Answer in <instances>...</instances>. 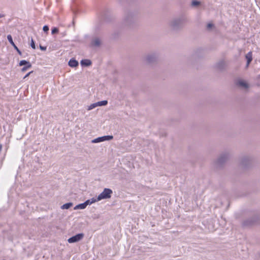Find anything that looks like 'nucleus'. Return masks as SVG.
I'll list each match as a JSON object with an SVG mask.
<instances>
[{"label": "nucleus", "mask_w": 260, "mask_h": 260, "mask_svg": "<svg viewBox=\"0 0 260 260\" xmlns=\"http://www.w3.org/2000/svg\"><path fill=\"white\" fill-rule=\"evenodd\" d=\"M112 191L109 188H105L103 191L100 193L95 201H99L103 199H109L111 197Z\"/></svg>", "instance_id": "1"}, {"label": "nucleus", "mask_w": 260, "mask_h": 260, "mask_svg": "<svg viewBox=\"0 0 260 260\" xmlns=\"http://www.w3.org/2000/svg\"><path fill=\"white\" fill-rule=\"evenodd\" d=\"M19 65L20 66H24L25 65L24 67H23L22 69H21V72H25V71H26L28 69H30V68H31V64L28 62V61H27L26 60H21L19 63Z\"/></svg>", "instance_id": "2"}, {"label": "nucleus", "mask_w": 260, "mask_h": 260, "mask_svg": "<svg viewBox=\"0 0 260 260\" xmlns=\"http://www.w3.org/2000/svg\"><path fill=\"white\" fill-rule=\"evenodd\" d=\"M83 234H78L69 238L68 241L70 243H74L80 241L83 238Z\"/></svg>", "instance_id": "3"}, {"label": "nucleus", "mask_w": 260, "mask_h": 260, "mask_svg": "<svg viewBox=\"0 0 260 260\" xmlns=\"http://www.w3.org/2000/svg\"><path fill=\"white\" fill-rule=\"evenodd\" d=\"M113 137L112 136H105L101 137H99L92 141L93 143H99L106 140H111L113 139Z\"/></svg>", "instance_id": "4"}, {"label": "nucleus", "mask_w": 260, "mask_h": 260, "mask_svg": "<svg viewBox=\"0 0 260 260\" xmlns=\"http://www.w3.org/2000/svg\"><path fill=\"white\" fill-rule=\"evenodd\" d=\"M237 84L241 87L247 88L248 87L247 83L243 80H239L237 82Z\"/></svg>", "instance_id": "5"}, {"label": "nucleus", "mask_w": 260, "mask_h": 260, "mask_svg": "<svg viewBox=\"0 0 260 260\" xmlns=\"http://www.w3.org/2000/svg\"><path fill=\"white\" fill-rule=\"evenodd\" d=\"M69 65L71 67H76L78 66V62L74 59H71L69 61Z\"/></svg>", "instance_id": "6"}, {"label": "nucleus", "mask_w": 260, "mask_h": 260, "mask_svg": "<svg viewBox=\"0 0 260 260\" xmlns=\"http://www.w3.org/2000/svg\"><path fill=\"white\" fill-rule=\"evenodd\" d=\"M89 204V201L87 200L84 203L80 204L77 205L76 207L78 208L83 209H85Z\"/></svg>", "instance_id": "7"}, {"label": "nucleus", "mask_w": 260, "mask_h": 260, "mask_svg": "<svg viewBox=\"0 0 260 260\" xmlns=\"http://www.w3.org/2000/svg\"><path fill=\"white\" fill-rule=\"evenodd\" d=\"M246 58L247 60V66H248L252 59V52H248L246 55Z\"/></svg>", "instance_id": "8"}, {"label": "nucleus", "mask_w": 260, "mask_h": 260, "mask_svg": "<svg viewBox=\"0 0 260 260\" xmlns=\"http://www.w3.org/2000/svg\"><path fill=\"white\" fill-rule=\"evenodd\" d=\"M81 63L82 65H84L85 66H88L91 64V62L89 59H84L81 61Z\"/></svg>", "instance_id": "9"}, {"label": "nucleus", "mask_w": 260, "mask_h": 260, "mask_svg": "<svg viewBox=\"0 0 260 260\" xmlns=\"http://www.w3.org/2000/svg\"><path fill=\"white\" fill-rule=\"evenodd\" d=\"M107 101H102L101 102H97L98 106H105L107 104Z\"/></svg>", "instance_id": "10"}, {"label": "nucleus", "mask_w": 260, "mask_h": 260, "mask_svg": "<svg viewBox=\"0 0 260 260\" xmlns=\"http://www.w3.org/2000/svg\"><path fill=\"white\" fill-rule=\"evenodd\" d=\"M7 39L8 40V41H9V42L10 43V44L13 46H15V44L13 41V39H12V36L10 35H8L7 36Z\"/></svg>", "instance_id": "11"}, {"label": "nucleus", "mask_w": 260, "mask_h": 260, "mask_svg": "<svg viewBox=\"0 0 260 260\" xmlns=\"http://www.w3.org/2000/svg\"><path fill=\"white\" fill-rule=\"evenodd\" d=\"M72 206V203H67V204H65L64 205H63L61 207V208L62 209H69V208H70L71 206Z\"/></svg>", "instance_id": "12"}, {"label": "nucleus", "mask_w": 260, "mask_h": 260, "mask_svg": "<svg viewBox=\"0 0 260 260\" xmlns=\"http://www.w3.org/2000/svg\"><path fill=\"white\" fill-rule=\"evenodd\" d=\"M92 43L94 46H99L101 42L99 39H95L93 40Z\"/></svg>", "instance_id": "13"}, {"label": "nucleus", "mask_w": 260, "mask_h": 260, "mask_svg": "<svg viewBox=\"0 0 260 260\" xmlns=\"http://www.w3.org/2000/svg\"><path fill=\"white\" fill-rule=\"evenodd\" d=\"M97 106H98V104H97V103H95L92 104L90 105L89 106V107H88V110H91V109H93V108H95V107H97Z\"/></svg>", "instance_id": "14"}, {"label": "nucleus", "mask_w": 260, "mask_h": 260, "mask_svg": "<svg viewBox=\"0 0 260 260\" xmlns=\"http://www.w3.org/2000/svg\"><path fill=\"white\" fill-rule=\"evenodd\" d=\"M200 4V2L197 1H193L192 2V5L193 6H197Z\"/></svg>", "instance_id": "15"}, {"label": "nucleus", "mask_w": 260, "mask_h": 260, "mask_svg": "<svg viewBox=\"0 0 260 260\" xmlns=\"http://www.w3.org/2000/svg\"><path fill=\"white\" fill-rule=\"evenodd\" d=\"M58 32V28H57L56 27H54L53 29H52L51 32H52V34H55V33H57Z\"/></svg>", "instance_id": "16"}, {"label": "nucleus", "mask_w": 260, "mask_h": 260, "mask_svg": "<svg viewBox=\"0 0 260 260\" xmlns=\"http://www.w3.org/2000/svg\"><path fill=\"white\" fill-rule=\"evenodd\" d=\"M15 49L16 50L17 52L20 54L21 55V52L20 51V50L18 48V47L15 45V46H13Z\"/></svg>", "instance_id": "17"}, {"label": "nucleus", "mask_w": 260, "mask_h": 260, "mask_svg": "<svg viewBox=\"0 0 260 260\" xmlns=\"http://www.w3.org/2000/svg\"><path fill=\"white\" fill-rule=\"evenodd\" d=\"M43 29L44 31H48L49 30V27L47 25H45L43 26Z\"/></svg>", "instance_id": "18"}, {"label": "nucleus", "mask_w": 260, "mask_h": 260, "mask_svg": "<svg viewBox=\"0 0 260 260\" xmlns=\"http://www.w3.org/2000/svg\"><path fill=\"white\" fill-rule=\"evenodd\" d=\"M31 47L33 48V49H35L36 47H35V42L34 41H33V40H31Z\"/></svg>", "instance_id": "19"}, {"label": "nucleus", "mask_w": 260, "mask_h": 260, "mask_svg": "<svg viewBox=\"0 0 260 260\" xmlns=\"http://www.w3.org/2000/svg\"><path fill=\"white\" fill-rule=\"evenodd\" d=\"M33 73V71H30L29 72V73H28L23 78V79H25L26 78H27V77H28L31 73Z\"/></svg>", "instance_id": "20"}, {"label": "nucleus", "mask_w": 260, "mask_h": 260, "mask_svg": "<svg viewBox=\"0 0 260 260\" xmlns=\"http://www.w3.org/2000/svg\"><path fill=\"white\" fill-rule=\"evenodd\" d=\"M213 26V24L211 23H209L207 25V28L208 29H210L211 28H212V27Z\"/></svg>", "instance_id": "21"}, {"label": "nucleus", "mask_w": 260, "mask_h": 260, "mask_svg": "<svg viewBox=\"0 0 260 260\" xmlns=\"http://www.w3.org/2000/svg\"><path fill=\"white\" fill-rule=\"evenodd\" d=\"M40 49L42 50H45L46 49V47H43V46H40Z\"/></svg>", "instance_id": "22"}, {"label": "nucleus", "mask_w": 260, "mask_h": 260, "mask_svg": "<svg viewBox=\"0 0 260 260\" xmlns=\"http://www.w3.org/2000/svg\"><path fill=\"white\" fill-rule=\"evenodd\" d=\"M3 145L2 144L0 143V152H1L2 150Z\"/></svg>", "instance_id": "23"}, {"label": "nucleus", "mask_w": 260, "mask_h": 260, "mask_svg": "<svg viewBox=\"0 0 260 260\" xmlns=\"http://www.w3.org/2000/svg\"><path fill=\"white\" fill-rule=\"evenodd\" d=\"M3 17H4V15L0 14V18Z\"/></svg>", "instance_id": "24"}]
</instances>
